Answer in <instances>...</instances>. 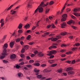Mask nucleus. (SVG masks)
Returning a JSON list of instances; mask_svg holds the SVG:
<instances>
[{"label": "nucleus", "instance_id": "obj_61", "mask_svg": "<svg viewBox=\"0 0 80 80\" xmlns=\"http://www.w3.org/2000/svg\"><path fill=\"white\" fill-rule=\"evenodd\" d=\"M61 56L62 57H65L66 56V55L65 54H62L61 55Z\"/></svg>", "mask_w": 80, "mask_h": 80}, {"label": "nucleus", "instance_id": "obj_40", "mask_svg": "<svg viewBox=\"0 0 80 80\" xmlns=\"http://www.w3.org/2000/svg\"><path fill=\"white\" fill-rule=\"evenodd\" d=\"M51 26L52 27V28H55L56 27L55 26V25H54V24H51Z\"/></svg>", "mask_w": 80, "mask_h": 80}, {"label": "nucleus", "instance_id": "obj_8", "mask_svg": "<svg viewBox=\"0 0 80 80\" xmlns=\"http://www.w3.org/2000/svg\"><path fill=\"white\" fill-rule=\"evenodd\" d=\"M0 23H1L0 28V29H2V27H3V25H4V21H3V19H2L1 20Z\"/></svg>", "mask_w": 80, "mask_h": 80}, {"label": "nucleus", "instance_id": "obj_49", "mask_svg": "<svg viewBox=\"0 0 80 80\" xmlns=\"http://www.w3.org/2000/svg\"><path fill=\"white\" fill-rule=\"evenodd\" d=\"M78 48H77V47L74 48L72 49V51H74V50H77V49Z\"/></svg>", "mask_w": 80, "mask_h": 80}, {"label": "nucleus", "instance_id": "obj_45", "mask_svg": "<svg viewBox=\"0 0 80 80\" xmlns=\"http://www.w3.org/2000/svg\"><path fill=\"white\" fill-rule=\"evenodd\" d=\"M65 6L63 7V9L62 10L61 12V13H60L61 14V13H62V12H63V10H64V9H65Z\"/></svg>", "mask_w": 80, "mask_h": 80}, {"label": "nucleus", "instance_id": "obj_3", "mask_svg": "<svg viewBox=\"0 0 80 80\" xmlns=\"http://www.w3.org/2000/svg\"><path fill=\"white\" fill-rule=\"evenodd\" d=\"M67 17V14H64L62 16V18L61 19V22H65L66 20V19Z\"/></svg>", "mask_w": 80, "mask_h": 80}, {"label": "nucleus", "instance_id": "obj_29", "mask_svg": "<svg viewBox=\"0 0 80 80\" xmlns=\"http://www.w3.org/2000/svg\"><path fill=\"white\" fill-rule=\"evenodd\" d=\"M18 28L19 29H21V28H22V24H19L18 26Z\"/></svg>", "mask_w": 80, "mask_h": 80}, {"label": "nucleus", "instance_id": "obj_43", "mask_svg": "<svg viewBox=\"0 0 80 80\" xmlns=\"http://www.w3.org/2000/svg\"><path fill=\"white\" fill-rule=\"evenodd\" d=\"M43 73H47V69L46 68L43 70Z\"/></svg>", "mask_w": 80, "mask_h": 80}, {"label": "nucleus", "instance_id": "obj_13", "mask_svg": "<svg viewBox=\"0 0 80 80\" xmlns=\"http://www.w3.org/2000/svg\"><path fill=\"white\" fill-rule=\"evenodd\" d=\"M65 26H66V23L65 22H63L61 24V28H65Z\"/></svg>", "mask_w": 80, "mask_h": 80}, {"label": "nucleus", "instance_id": "obj_46", "mask_svg": "<svg viewBox=\"0 0 80 80\" xmlns=\"http://www.w3.org/2000/svg\"><path fill=\"white\" fill-rule=\"evenodd\" d=\"M26 59L27 60H30L31 59V58H30V57L29 56H27L26 57Z\"/></svg>", "mask_w": 80, "mask_h": 80}, {"label": "nucleus", "instance_id": "obj_4", "mask_svg": "<svg viewBox=\"0 0 80 80\" xmlns=\"http://www.w3.org/2000/svg\"><path fill=\"white\" fill-rule=\"evenodd\" d=\"M56 53L57 51H56V50H52L50 52V53L47 54V55H48V56H50V55H53V54H55V53Z\"/></svg>", "mask_w": 80, "mask_h": 80}, {"label": "nucleus", "instance_id": "obj_10", "mask_svg": "<svg viewBox=\"0 0 80 80\" xmlns=\"http://www.w3.org/2000/svg\"><path fill=\"white\" fill-rule=\"evenodd\" d=\"M18 3V1H17L16 2H15L12 5H11L8 9L7 10L8 11L9 10H10L12 7L15 5H16V4H17Z\"/></svg>", "mask_w": 80, "mask_h": 80}, {"label": "nucleus", "instance_id": "obj_35", "mask_svg": "<svg viewBox=\"0 0 80 80\" xmlns=\"http://www.w3.org/2000/svg\"><path fill=\"white\" fill-rule=\"evenodd\" d=\"M20 40V38H18L16 39V42H19Z\"/></svg>", "mask_w": 80, "mask_h": 80}, {"label": "nucleus", "instance_id": "obj_5", "mask_svg": "<svg viewBox=\"0 0 80 80\" xmlns=\"http://www.w3.org/2000/svg\"><path fill=\"white\" fill-rule=\"evenodd\" d=\"M42 7H43L42 6H40V4L39 6H38V10H39V13H42L43 11V8H42Z\"/></svg>", "mask_w": 80, "mask_h": 80}, {"label": "nucleus", "instance_id": "obj_37", "mask_svg": "<svg viewBox=\"0 0 80 80\" xmlns=\"http://www.w3.org/2000/svg\"><path fill=\"white\" fill-rule=\"evenodd\" d=\"M71 27H72L73 29H74V30H77V28L75 26H71Z\"/></svg>", "mask_w": 80, "mask_h": 80}, {"label": "nucleus", "instance_id": "obj_44", "mask_svg": "<svg viewBox=\"0 0 80 80\" xmlns=\"http://www.w3.org/2000/svg\"><path fill=\"white\" fill-rule=\"evenodd\" d=\"M53 17H54L53 16L52 17L51 16H50L49 17V19H50V20H52V19L53 18Z\"/></svg>", "mask_w": 80, "mask_h": 80}, {"label": "nucleus", "instance_id": "obj_47", "mask_svg": "<svg viewBox=\"0 0 80 80\" xmlns=\"http://www.w3.org/2000/svg\"><path fill=\"white\" fill-rule=\"evenodd\" d=\"M35 43L34 42H30L29 43V45H33V44H34Z\"/></svg>", "mask_w": 80, "mask_h": 80}, {"label": "nucleus", "instance_id": "obj_31", "mask_svg": "<svg viewBox=\"0 0 80 80\" xmlns=\"http://www.w3.org/2000/svg\"><path fill=\"white\" fill-rule=\"evenodd\" d=\"M72 53H73V52H72V51H69V52H66V54H67V55H69L70 54H72Z\"/></svg>", "mask_w": 80, "mask_h": 80}, {"label": "nucleus", "instance_id": "obj_51", "mask_svg": "<svg viewBox=\"0 0 80 80\" xmlns=\"http://www.w3.org/2000/svg\"><path fill=\"white\" fill-rule=\"evenodd\" d=\"M50 11V9H46V13H48V12Z\"/></svg>", "mask_w": 80, "mask_h": 80}, {"label": "nucleus", "instance_id": "obj_7", "mask_svg": "<svg viewBox=\"0 0 80 80\" xmlns=\"http://www.w3.org/2000/svg\"><path fill=\"white\" fill-rule=\"evenodd\" d=\"M43 2L41 3L40 6H42V7H45V6H47L48 5V2L46 3V4H44V2H45L46 0H43Z\"/></svg>", "mask_w": 80, "mask_h": 80}, {"label": "nucleus", "instance_id": "obj_16", "mask_svg": "<svg viewBox=\"0 0 80 80\" xmlns=\"http://www.w3.org/2000/svg\"><path fill=\"white\" fill-rule=\"evenodd\" d=\"M38 13V8H37L35 11L34 12V15H35L36 16L37 15V14Z\"/></svg>", "mask_w": 80, "mask_h": 80}, {"label": "nucleus", "instance_id": "obj_21", "mask_svg": "<svg viewBox=\"0 0 80 80\" xmlns=\"http://www.w3.org/2000/svg\"><path fill=\"white\" fill-rule=\"evenodd\" d=\"M30 24H27L24 26V28H30Z\"/></svg>", "mask_w": 80, "mask_h": 80}, {"label": "nucleus", "instance_id": "obj_26", "mask_svg": "<svg viewBox=\"0 0 80 80\" xmlns=\"http://www.w3.org/2000/svg\"><path fill=\"white\" fill-rule=\"evenodd\" d=\"M28 48H29V46H28V45H26V46H24L23 48L25 49V50H27V49H28Z\"/></svg>", "mask_w": 80, "mask_h": 80}, {"label": "nucleus", "instance_id": "obj_60", "mask_svg": "<svg viewBox=\"0 0 80 80\" xmlns=\"http://www.w3.org/2000/svg\"><path fill=\"white\" fill-rule=\"evenodd\" d=\"M66 46H67V45H66V44H62L61 45V47H66Z\"/></svg>", "mask_w": 80, "mask_h": 80}, {"label": "nucleus", "instance_id": "obj_50", "mask_svg": "<svg viewBox=\"0 0 80 80\" xmlns=\"http://www.w3.org/2000/svg\"><path fill=\"white\" fill-rule=\"evenodd\" d=\"M34 62V61L32 60H30L29 61V63H33Z\"/></svg>", "mask_w": 80, "mask_h": 80}, {"label": "nucleus", "instance_id": "obj_19", "mask_svg": "<svg viewBox=\"0 0 80 80\" xmlns=\"http://www.w3.org/2000/svg\"><path fill=\"white\" fill-rule=\"evenodd\" d=\"M74 15L76 16V17H80V13L77 12L74 13Z\"/></svg>", "mask_w": 80, "mask_h": 80}, {"label": "nucleus", "instance_id": "obj_12", "mask_svg": "<svg viewBox=\"0 0 80 80\" xmlns=\"http://www.w3.org/2000/svg\"><path fill=\"white\" fill-rule=\"evenodd\" d=\"M15 9H11L10 10V14L11 15H14L16 13V11H14Z\"/></svg>", "mask_w": 80, "mask_h": 80}, {"label": "nucleus", "instance_id": "obj_30", "mask_svg": "<svg viewBox=\"0 0 80 80\" xmlns=\"http://www.w3.org/2000/svg\"><path fill=\"white\" fill-rule=\"evenodd\" d=\"M40 64L39 63H35L34 64V66H37L38 67H39L40 66Z\"/></svg>", "mask_w": 80, "mask_h": 80}, {"label": "nucleus", "instance_id": "obj_22", "mask_svg": "<svg viewBox=\"0 0 80 80\" xmlns=\"http://www.w3.org/2000/svg\"><path fill=\"white\" fill-rule=\"evenodd\" d=\"M73 70V68H68L66 69L67 72H68L69 71H70L71 70Z\"/></svg>", "mask_w": 80, "mask_h": 80}, {"label": "nucleus", "instance_id": "obj_23", "mask_svg": "<svg viewBox=\"0 0 80 80\" xmlns=\"http://www.w3.org/2000/svg\"><path fill=\"white\" fill-rule=\"evenodd\" d=\"M18 76L19 78H21V77H23V74L20 73H18Z\"/></svg>", "mask_w": 80, "mask_h": 80}, {"label": "nucleus", "instance_id": "obj_28", "mask_svg": "<svg viewBox=\"0 0 80 80\" xmlns=\"http://www.w3.org/2000/svg\"><path fill=\"white\" fill-rule=\"evenodd\" d=\"M48 62L49 63H53L54 62V60H48Z\"/></svg>", "mask_w": 80, "mask_h": 80}, {"label": "nucleus", "instance_id": "obj_62", "mask_svg": "<svg viewBox=\"0 0 80 80\" xmlns=\"http://www.w3.org/2000/svg\"><path fill=\"white\" fill-rule=\"evenodd\" d=\"M15 32H14L12 34V35L11 36V37L10 38L12 37V36H15Z\"/></svg>", "mask_w": 80, "mask_h": 80}, {"label": "nucleus", "instance_id": "obj_48", "mask_svg": "<svg viewBox=\"0 0 80 80\" xmlns=\"http://www.w3.org/2000/svg\"><path fill=\"white\" fill-rule=\"evenodd\" d=\"M31 37V36L30 35H29L27 38V40H29L30 38Z\"/></svg>", "mask_w": 80, "mask_h": 80}, {"label": "nucleus", "instance_id": "obj_55", "mask_svg": "<svg viewBox=\"0 0 80 80\" xmlns=\"http://www.w3.org/2000/svg\"><path fill=\"white\" fill-rule=\"evenodd\" d=\"M47 66V65L45 64H43L41 65L42 67H45Z\"/></svg>", "mask_w": 80, "mask_h": 80}, {"label": "nucleus", "instance_id": "obj_64", "mask_svg": "<svg viewBox=\"0 0 80 80\" xmlns=\"http://www.w3.org/2000/svg\"><path fill=\"white\" fill-rule=\"evenodd\" d=\"M18 33H22V31L21 30L18 31Z\"/></svg>", "mask_w": 80, "mask_h": 80}, {"label": "nucleus", "instance_id": "obj_32", "mask_svg": "<svg viewBox=\"0 0 80 80\" xmlns=\"http://www.w3.org/2000/svg\"><path fill=\"white\" fill-rule=\"evenodd\" d=\"M67 34V32H64L61 33V35H65Z\"/></svg>", "mask_w": 80, "mask_h": 80}, {"label": "nucleus", "instance_id": "obj_15", "mask_svg": "<svg viewBox=\"0 0 80 80\" xmlns=\"http://www.w3.org/2000/svg\"><path fill=\"white\" fill-rule=\"evenodd\" d=\"M16 58V56H15V55L13 54L11 56V60H13V59H15V58Z\"/></svg>", "mask_w": 80, "mask_h": 80}, {"label": "nucleus", "instance_id": "obj_41", "mask_svg": "<svg viewBox=\"0 0 80 80\" xmlns=\"http://www.w3.org/2000/svg\"><path fill=\"white\" fill-rule=\"evenodd\" d=\"M25 64V62H22L19 64V65H23Z\"/></svg>", "mask_w": 80, "mask_h": 80}, {"label": "nucleus", "instance_id": "obj_6", "mask_svg": "<svg viewBox=\"0 0 80 80\" xmlns=\"http://www.w3.org/2000/svg\"><path fill=\"white\" fill-rule=\"evenodd\" d=\"M56 38H52V41L53 42H56L57 40L60 39L61 38V36H57L56 37Z\"/></svg>", "mask_w": 80, "mask_h": 80}, {"label": "nucleus", "instance_id": "obj_17", "mask_svg": "<svg viewBox=\"0 0 80 80\" xmlns=\"http://www.w3.org/2000/svg\"><path fill=\"white\" fill-rule=\"evenodd\" d=\"M72 23H74V21L72 20H70L67 22V23L68 24V25H70V24H72Z\"/></svg>", "mask_w": 80, "mask_h": 80}, {"label": "nucleus", "instance_id": "obj_18", "mask_svg": "<svg viewBox=\"0 0 80 80\" xmlns=\"http://www.w3.org/2000/svg\"><path fill=\"white\" fill-rule=\"evenodd\" d=\"M49 34H50V32H46L44 33V34H42V36L43 37H46V36H47V35H49Z\"/></svg>", "mask_w": 80, "mask_h": 80}, {"label": "nucleus", "instance_id": "obj_14", "mask_svg": "<svg viewBox=\"0 0 80 80\" xmlns=\"http://www.w3.org/2000/svg\"><path fill=\"white\" fill-rule=\"evenodd\" d=\"M28 8H32V2L30 1L28 2Z\"/></svg>", "mask_w": 80, "mask_h": 80}, {"label": "nucleus", "instance_id": "obj_25", "mask_svg": "<svg viewBox=\"0 0 80 80\" xmlns=\"http://www.w3.org/2000/svg\"><path fill=\"white\" fill-rule=\"evenodd\" d=\"M68 74L70 75H72L73 74H74V72L73 71H70L68 73Z\"/></svg>", "mask_w": 80, "mask_h": 80}, {"label": "nucleus", "instance_id": "obj_53", "mask_svg": "<svg viewBox=\"0 0 80 80\" xmlns=\"http://www.w3.org/2000/svg\"><path fill=\"white\" fill-rule=\"evenodd\" d=\"M65 49H62L60 51V52H61L62 53H63V52H65Z\"/></svg>", "mask_w": 80, "mask_h": 80}, {"label": "nucleus", "instance_id": "obj_34", "mask_svg": "<svg viewBox=\"0 0 80 80\" xmlns=\"http://www.w3.org/2000/svg\"><path fill=\"white\" fill-rule=\"evenodd\" d=\"M26 67H27L28 68H31V67H32V66L31 65L28 64V65H27L26 66Z\"/></svg>", "mask_w": 80, "mask_h": 80}, {"label": "nucleus", "instance_id": "obj_57", "mask_svg": "<svg viewBox=\"0 0 80 80\" xmlns=\"http://www.w3.org/2000/svg\"><path fill=\"white\" fill-rule=\"evenodd\" d=\"M20 56L22 58H24L25 57V55L23 54H21Z\"/></svg>", "mask_w": 80, "mask_h": 80}, {"label": "nucleus", "instance_id": "obj_9", "mask_svg": "<svg viewBox=\"0 0 80 80\" xmlns=\"http://www.w3.org/2000/svg\"><path fill=\"white\" fill-rule=\"evenodd\" d=\"M37 77L38 78H40V80H44L45 78V77L42 76V75L37 76Z\"/></svg>", "mask_w": 80, "mask_h": 80}, {"label": "nucleus", "instance_id": "obj_1", "mask_svg": "<svg viewBox=\"0 0 80 80\" xmlns=\"http://www.w3.org/2000/svg\"><path fill=\"white\" fill-rule=\"evenodd\" d=\"M8 47V44L6 43L3 46V48L4 49L3 50V52L2 53V55L0 57V58H4L5 57L6 55H8V53H7V52L6 48Z\"/></svg>", "mask_w": 80, "mask_h": 80}, {"label": "nucleus", "instance_id": "obj_24", "mask_svg": "<svg viewBox=\"0 0 80 80\" xmlns=\"http://www.w3.org/2000/svg\"><path fill=\"white\" fill-rule=\"evenodd\" d=\"M7 18H9V19H11V20H12V16H10V15H8L7 17Z\"/></svg>", "mask_w": 80, "mask_h": 80}, {"label": "nucleus", "instance_id": "obj_52", "mask_svg": "<svg viewBox=\"0 0 80 80\" xmlns=\"http://www.w3.org/2000/svg\"><path fill=\"white\" fill-rule=\"evenodd\" d=\"M78 11V9H77V8H75L73 10V12H77Z\"/></svg>", "mask_w": 80, "mask_h": 80}, {"label": "nucleus", "instance_id": "obj_20", "mask_svg": "<svg viewBox=\"0 0 80 80\" xmlns=\"http://www.w3.org/2000/svg\"><path fill=\"white\" fill-rule=\"evenodd\" d=\"M15 43V42H11L10 43V47L12 48L13 46L14 45V43Z\"/></svg>", "mask_w": 80, "mask_h": 80}, {"label": "nucleus", "instance_id": "obj_39", "mask_svg": "<svg viewBox=\"0 0 80 80\" xmlns=\"http://www.w3.org/2000/svg\"><path fill=\"white\" fill-rule=\"evenodd\" d=\"M20 68V66L19 65H17L16 66V68H18V69Z\"/></svg>", "mask_w": 80, "mask_h": 80}, {"label": "nucleus", "instance_id": "obj_38", "mask_svg": "<svg viewBox=\"0 0 80 80\" xmlns=\"http://www.w3.org/2000/svg\"><path fill=\"white\" fill-rule=\"evenodd\" d=\"M80 45V43H76L75 44V45H74V47H75V46H76V47H78Z\"/></svg>", "mask_w": 80, "mask_h": 80}, {"label": "nucleus", "instance_id": "obj_33", "mask_svg": "<svg viewBox=\"0 0 80 80\" xmlns=\"http://www.w3.org/2000/svg\"><path fill=\"white\" fill-rule=\"evenodd\" d=\"M54 3V2L53 1H51L49 3V5H53Z\"/></svg>", "mask_w": 80, "mask_h": 80}, {"label": "nucleus", "instance_id": "obj_27", "mask_svg": "<svg viewBox=\"0 0 80 80\" xmlns=\"http://www.w3.org/2000/svg\"><path fill=\"white\" fill-rule=\"evenodd\" d=\"M48 62L49 63H53L54 62V60H48Z\"/></svg>", "mask_w": 80, "mask_h": 80}, {"label": "nucleus", "instance_id": "obj_54", "mask_svg": "<svg viewBox=\"0 0 80 80\" xmlns=\"http://www.w3.org/2000/svg\"><path fill=\"white\" fill-rule=\"evenodd\" d=\"M51 71H52V69H49L48 68H47V73H48V72H51Z\"/></svg>", "mask_w": 80, "mask_h": 80}, {"label": "nucleus", "instance_id": "obj_56", "mask_svg": "<svg viewBox=\"0 0 80 80\" xmlns=\"http://www.w3.org/2000/svg\"><path fill=\"white\" fill-rule=\"evenodd\" d=\"M69 38H70V39H73L74 37L73 36H71L69 37Z\"/></svg>", "mask_w": 80, "mask_h": 80}, {"label": "nucleus", "instance_id": "obj_63", "mask_svg": "<svg viewBox=\"0 0 80 80\" xmlns=\"http://www.w3.org/2000/svg\"><path fill=\"white\" fill-rule=\"evenodd\" d=\"M71 18H73V19H75L76 18L75 17V16H73V15H72L71 16Z\"/></svg>", "mask_w": 80, "mask_h": 80}, {"label": "nucleus", "instance_id": "obj_59", "mask_svg": "<svg viewBox=\"0 0 80 80\" xmlns=\"http://www.w3.org/2000/svg\"><path fill=\"white\" fill-rule=\"evenodd\" d=\"M25 50L23 48L21 50L22 53H24L25 52Z\"/></svg>", "mask_w": 80, "mask_h": 80}, {"label": "nucleus", "instance_id": "obj_58", "mask_svg": "<svg viewBox=\"0 0 80 80\" xmlns=\"http://www.w3.org/2000/svg\"><path fill=\"white\" fill-rule=\"evenodd\" d=\"M36 27H36V26H33L32 28V30H35V28H36Z\"/></svg>", "mask_w": 80, "mask_h": 80}, {"label": "nucleus", "instance_id": "obj_2", "mask_svg": "<svg viewBox=\"0 0 80 80\" xmlns=\"http://www.w3.org/2000/svg\"><path fill=\"white\" fill-rule=\"evenodd\" d=\"M34 54H38V56L39 57H43V56L44 55V54H43V52H38L37 51H35L34 52Z\"/></svg>", "mask_w": 80, "mask_h": 80}, {"label": "nucleus", "instance_id": "obj_42", "mask_svg": "<svg viewBox=\"0 0 80 80\" xmlns=\"http://www.w3.org/2000/svg\"><path fill=\"white\" fill-rule=\"evenodd\" d=\"M57 65V64H53L51 65V67H55Z\"/></svg>", "mask_w": 80, "mask_h": 80}, {"label": "nucleus", "instance_id": "obj_11", "mask_svg": "<svg viewBox=\"0 0 80 80\" xmlns=\"http://www.w3.org/2000/svg\"><path fill=\"white\" fill-rule=\"evenodd\" d=\"M34 72H35V75H38L39 74V73H38V72H40V71L39 70H38V69L35 68L34 69Z\"/></svg>", "mask_w": 80, "mask_h": 80}, {"label": "nucleus", "instance_id": "obj_36", "mask_svg": "<svg viewBox=\"0 0 80 80\" xmlns=\"http://www.w3.org/2000/svg\"><path fill=\"white\" fill-rule=\"evenodd\" d=\"M58 72L59 73H61V72H62V69H60L58 70Z\"/></svg>", "mask_w": 80, "mask_h": 80}]
</instances>
